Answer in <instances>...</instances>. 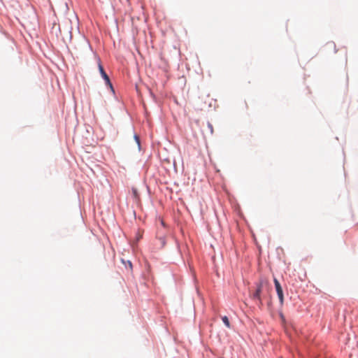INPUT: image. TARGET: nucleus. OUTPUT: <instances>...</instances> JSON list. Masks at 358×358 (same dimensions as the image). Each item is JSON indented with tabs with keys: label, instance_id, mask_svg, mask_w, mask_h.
<instances>
[{
	"label": "nucleus",
	"instance_id": "obj_1",
	"mask_svg": "<svg viewBox=\"0 0 358 358\" xmlns=\"http://www.w3.org/2000/svg\"><path fill=\"white\" fill-rule=\"evenodd\" d=\"M262 284L263 282L261 281L259 282L257 285V289L255 291L254 293H252L251 294V297L253 300H257L258 301L259 303V304H262V299H261V296H260V294L262 292Z\"/></svg>",
	"mask_w": 358,
	"mask_h": 358
},
{
	"label": "nucleus",
	"instance_id": "obj_2",
	"mask_svg": "<svg viewBox=\"0 0 358 358\" xmlns=\"http://www.w3.org/2000/svg\"><path fill=\"white\" fill-rule=\"evenodd\" d=\"M274 284H275V287L276 289V292H277L280 303L282 305L284 301V296H283V292H282V287H281L279 281L276 278L274 279Z\"/></svg>",
	"mask_w": 358,
	"mask_h": 358
},
{
	"label": "nucleus",
	"instance_id": "obj_3",
	"mask_svg": "<svg viewBox=\"0 0 358 358\" xmlns=\"http://www.w3.org/2000/svg\"><path fill=\"white\" fill-rule=\"evenodd\" d=\"M98 67H99V72H100L102 78L106 81V83L112 87V85L110 81V78H109L108 76L106 74V73L105 72V71L101 65V60L99 59H98Z\"/></svg>",
	"mask_w": 358,
	"mask_h": 358
},
{
	"label": "nucleus",
	"instance_id": "obj_4",
	"mask_svg": "<svg viewBox=\"0 0 358 358\" xmlns=\"http://www.w3.org/2000/svg\"><path fill=\"white\" fill-rule=\"evenodd\" d=\"M222 320L227 328H230V327H231L230 322L227 316H223L222 317Z\"/></svg>",
	"mask_w": 358,
	"mask_h": 358
},
{
	"label": "nucleus",
	"instance_id": "obj_5",
	"mask_svg": "<svg viewBox=\"0 0 358 358\" xmlns=\"http://www.w3.org/2000/svg\"><path fill=\"white\" fill-rule=\"evenodd\" d=\"M134 138H135V141L137 143V145L138 147V148H140V139H139V137L137 136V135H134Z\"/></svg>",
	"mask_w": 358,
	"mask_h": 358
},
{
	"label": "nucleus",
	"instance_id": "obj_6",
	"mask_svg": "<svg viewBox=\"0 0 358 358\" xmlns=\"http://www.w3.org/2000/svg\"><path fill=\"white\" fill-rule=\"evenodd\" d=\"M208 127L210 129L211 132H213V126L211 125V124L208 123Z\"/></svg>",
	"mask_w": 358,
	"mask_h": 358
},
{
	"label": "nucleus",
	"instance_id": "obj_7",
	"mask_svg": "<svg viewBox=\"0 0 358 358\" xmlns=\"http://www.w3.org/2000/svg\"><path fill=\"white\" fill-rule=\"evenodd\" d=\"M128 266H129L131 268L132 267V264L130 262H129Z\"/></svg>",
	"mask_w": 358,
	"mask_h": 358
},
{
	"label": "nucleus",
	"instance_id": "obj_8",
	"mask_svg": "<svg viewBox=\"0 0 358 358\" xmlns=\"http://www.w3.org/2000/svg\"><path fill=\"white\" fill-rule=\"evenodd\" d=\"M128 266H129L131 268L132 267V264L130 262H129Z\"/></svg>",
	"mask_w": 358,
	"mask_h": 358
}]
</instances>
